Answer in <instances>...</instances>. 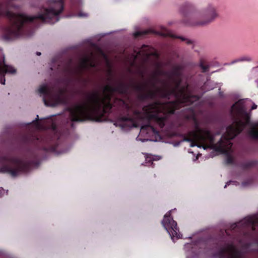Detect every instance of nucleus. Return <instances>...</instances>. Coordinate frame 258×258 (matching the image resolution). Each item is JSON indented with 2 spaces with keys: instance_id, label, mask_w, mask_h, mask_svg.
Masks as SVG:
<instances>
[{
  "instance_id": "1",
  "label": "nucleus",
  "mask_w": 258,
  "mask_h": 258,
  "mask_svg": "<svg viewBox=\"0 0 258 258\" xmlns=\"http://www.w3.org/2000/svg\"><path fill=\"white\" fill-rule=\"evenodd\" d=\"M85 95L86 100L76 103L75 110L71 111V126L72 128H75V122L85 120L83 116L89 113L98 115L111 112L113 107L118 111L114 125L120 127L122 130L136 126L135 119L131 114V107L123 99L115 98L111 102V97L108 95L100 99L99 93L97 90L92 93L86 92Z\"/></svg>"
},
{
  "instance_id": "2",
  "label": "nucleus",
  "mask_w": 258,
  "mask_h": 258,
  "mask_svg": "<svg viewBox=\"0 0 258 258\" xmlns=\"http://www.w3.org/2000/svg\"><path fill=\"white\" fill-rule=\"evenodd\" d=\"M19 142L22 145V149L26 153L27 157L31 159L25 161L18 157L9 155L0 156V173H8L13 177H17L20 174H27L30 172L32 166L38 167L40 163L39 159H44L40 153L42 151L46 153H53L56 155L66 153L69 149L57 151L59 142V137L56 134L47 136L46 142L48 147L41 148H34L35 138L29 135H23L19 138Z\"/></svg>"
},
{
  "instance_id": "3",
  "label": "nucleus",
  "mask_w": 258,
  "mask_h": 258,
  "mask_svg": "<svg viewBox=\"0 0 258 258\" xmlns=\"http://www.w3.org/2000/svg\"><path fill=\"white\" fill-rule=\"evenodd\" d=\"M189 243L184 245L186 258H210V227L195 232L188 237Z\"/></svg>"
},
{
  "instance_id": "4",
  "label": "nucleus",
  "mask_w": 258,
  "mask_h": 258,
  "mask_svg": "<svg viewBox=\"0 0 258 258\" xmlns=\"http://www.w3.org/2000/svg\"><path fill=\"white\" fill-rule=\"evenodd\" d=\"M246 99H241L233 104L229 109V114L232 119V123L226 126V131L235 134L238 127L243 125V122L239 117H244L249 120L250 114L247 111L245 103Z\"/></svg>"
},
{
  "instance_id": "5",
  "label": "nucleus",
  "mask_w": 258,
  "mask_h": 258,
  "mask_svg": "<svg viewBox=\"0 0 258 258\" xmlns=\"http://www.w3.org/2000/svg\"><path fill=\"white\" fill-rule=\"evenodd\" d=\"M179 12L185 18H192L195 17H199L201 18L205 19L204 21L196 22L189 20H183V23L186 25L191 26H204L210 22V9L209 7L202 10L198 14H197L195 6L189 2H186L179 8Z\"/></svg>"
},
{
  "instance_id": "6",
  "label": "nucleus",
  "mask_w": 258,
  "mask_h": 258,
  "mask_svg": "<svg viewBox=\"0 0 258 258\" xmlns=\"http://www.w3.org/2000/svg\"><path fill=\"white\" fill-rule=\"evenodd\" d=\"M234 248L232 240H225L221 243L214 256L218 258H241L245 253L243 250H235L233 253L231 251Z\"/></svg>"
},
{
  "instance_id": "7",
  "label": "nucleus",
  "mask_w": 258,
  "mask_h": 258,
  "mask_svg": "<svg viewBox=\"0 0 258 258\" xmlns=\"http://www.w3.org/2000/svg\"><path fill=\"white\" fill-rule=\"evenodd\" d=\"M214 136L211 133V150L217 152L218 154H224L226 156V163L228 164H234V160L227 147L229 145L231 147L232 144L224 136H222L219 141L216 144L213 143Z\"/></svg>"
},
{
  "instance_id": "8",
  "label": "nucleus",
  "mask_w": 258,
  "mask_h": 258,
  "mask_svg": "<svg viewBox=\"0 0 258 258\" xmlns=\"http://www.w3.org/2000/svg\"><path fill=\"white\" fill-rule=\"evenodd\" d=\"M171 212V210H170L164 215L161 223L169 234L172 240L174 241V238L176 239L180 238L182 234L180 233L177 222L173 220Z\"/></svg>"
},
{
  "instance_id": "9",
  "label": "nucleus",
  "mask_w": 258,
  "mask_h": 258,
  "mask_svg": "<svg viewBox=\"0 0 258 258\" xmlns=\"http://www.w3.org/2000/svg\"><path fill=\"white\" fill-rule=\"evenodd\" d=\"M172 80L175 84L174 87H172L169 82H164V85L168 88L160 90L161 96L163 98L169 99L171 96H177L178 92L182 93L185 89H187L188 86L187 84L186 87H182L181 86V80L180 78H174Z\"/></svg>"
},
{
  "instance_id": "10",
  "label": "nucleus",
  "mask_w": 258,
  "mask_h": 258,
  "mask_svg": "<svg viewBox=\"0 0 258 258\" xmlns=\"http://www.w3.org/2000/svg\"><path fill=\"white\" fill-rule=\"evenodd\" d=\"M64 90L58 88L57 92L51 91L49 96L47 99H44V104L46 106L55 107L58 105H68V100L64 96Z\"/></svg>"
},
{
  "instance_id": "11",
  "label": "nucleus",
  "mask_w": 258,
  "mask_h": 258,
  "mask_svg": "<svg viewBox=\"0 0 258 258\" xmlns=\"http://www.w3.org/2000/svg\"><path fill=\"white\" fill-rule=\"evenodd\" d=\"M257 218V215L246 217L237 222L230 224L229 229L234 230L236 228L241 229L254 226L256 223Z\"/></svg>"
},
{
  "instance_id": "12",
  "label": "nucleus",
  "mask_w": 258,
  "mask_h": 258,
  "mask_svg": "<svg viewBox=\"0 0 258 258\" xmlns=\"http://www.w3.org/2000/svg\"><path fill=\"white\" fill-rule=\"evenodd\" d=\"M149 33L155 34L162 36H168L173 38L179 39L183 41H185V40H186L187 39L186 38L183 36L173 34L171 32L169 31L167 32V33H164L156 31L153 29L145 30L143 31H137L134 33L133 35L135 37L138 38L141 36H144Z\"/></svg>"
},
{
  "instance_id": "13",
  "label": "nucleus",
  "mask_w": 258,
  "mask_h": 258,
  "mask_svg": "<svg viewBox=\"0 0 258 258\" xmlns=\"http://www.w3.org/2000/svg\"><path fill=\"white\" fill-rule=\"evenodd\" d=\"M158 113V112L156 111L152 113L147 112L144 118L146 122L142 126V128L147 129L148 128H150L152 132L155 135H158L159 134V131L156 128H155L151 123V121L152 120L155 121L156 118H157Z\"/></svg>"
},
{
  "instance_id": "14",
  "label": "nucleus",
  "mask_w": 258,
  "mask_h": 258,
  "mask_svg": "<svg viewBox=\"0 0 258 258\" xmlns=\"http://www.w3.org/2000/svg\"><path fill=\"white\" fill-rule=\"evenodd\" d=\"M130 87V85L128 84L120 82L116 87H110V90L113 92H117L120 94H125L128 92Z\"/></svg>"
},
{
  "instance_id": "15",
  "label": "nucleus",
  "mask_w": 258,
  "mask_h": 258,
  "mask_svg": "<svg viewBox=\"0 0 258 258\" xmlns=\"http://www.w3.org/2000/svg\"><path fill=\"white\" fill-rule=\"evenodd\" d=\"M0 71H2L5 74H13L16 73V70L14 67L5 63L4 55L3 56L2 59H0Z\"/></svg>"
},
{
  "instance_id": "16",
  "label": "nucleus",
  "mask_w": 258,
  "mask_h": 258,
  "mask_svg": "<svg viewBox=\"0 0 258 258\" xmlns=\"http://www.w3.org/2000/svg\"><path fill=\"white\" fill-rule=\"evenodd\" d=\"M252 128L248 131V137L253 140H258V120L251 125Z\"/></svg>"
},
{
  "instance_id": "17",
  "label": "nucleus",
  "mask_w": 258,
  "mask_h": 258,
  "mask_svg": "<svg viewBox=\"0 0 258 258\" xmlns=\"http://www.w3.org/2000/svg\"><path fill=\"white\" fill-rule=\"evenodd\" d=\"M182 70V67L181 66H176L173 67L172 69L165 72V74L167 75V77L170 79H172L174 76L179 77L181 75V71Z\"/></svg>"
},
{
  "instance_id": "18",
  "label": "nucleus",
  "mask_w": 258,
  "mask_h": 258,
  "mask_svg": "<svg viewBox=\"0 0 258 258\" xmlns=\"http://www.w3.org/2000/svg\"><path fill=\"white\" fill-rule=\"evenodd\" d=\"M258 165V161L256 160H251L240 163L238 164L242 170H247L252 167H255Z\"/></svg>"
},
{
  "instance_id": "19",
  "label": "nucleus",
  "mask_w": 258,
  "mask_h": 258,
  "mask_svg": "<svg viewBox=\"0 0 258 258\" xmlns=\"http://www.w3.org/2000/svg\"><path fill=\"white\" fill-rule=\"evenodd\" d=\"M156 93L154 91L150 90L146 93H142L138 95V99L140 101H144L148 99H153L155 98Z\"/></svg>"
},
{
  "instance_id": "20",
  "label": "nucleus",
  "mask_w": 258,
  "mask_h": 258,
  "mask_svg": "<svg viewBox=\"0 0 258 258\" xmlns=\"http://www.w3.org/2000/svg\"><path fill=\"white\" fill-rule=\"evenodd\" d=\"M62 61L58 57H53L50 63V69L52 71L56 70L58 71L61 65L62 64Z\"/></svg>"
},
{
  "instance_id": "21",
  "label": "nucleus",
  "mask_w": 258,
  "mask_h": 258,
  "mask_svg": "<svg viewBox=\"0 0 258 258\" xmlns=\"http://www.w3.org/2000/svg\"><path fill=\"white\" fill-rule=\"evenodd\" d=\"M51 90L48 89L47 85L45 84L42 85L40 86L38 91L40 94L43 95V100L44 101V99H48L49 93H50Z\"/></svg>"
},
{
  "instance_id": "22",
  "label": "nucleus",
  "mask_w": 258,
  "mask_h": 258,
  "mask_svg": "<svg viewBox=\"0 0 258 258\" xmlns=\"http://www.w3.org/2000/svg\"><path fill=\"white\" fill-rule=\"evenodd\" d=\"M220 17L219 12L218 9L211 7L210 20L211 22L215 21Z\"/></svg>"
},
{
  "instance_id": "23",
  "label": "nucleus",
  "mask_w": 258,
  "mask_h": 258,
  "mask_svg": "<svg viewBox=\"0 0 258 258\" xmlns=\"http://www.w3.org/2000/svg\"><path fill=\"white\" fill-rule=\"evenodd\" d=\"M221 84L220 83H217L211 80V90L216 88H218V95L219 96L223 98L224 97V95L223 92L221 91Z\"/></svg>"
},
{
  "instance_id": "24",
  "label": "nucleus",
  "mask_w": 258,
  "mask_h": 258,
  "mask_svg": "<svg viewBox=\"0 0 258 258\" xmlns=\"http://www.w3.org/2000/svg\"><path fill=\"white\" fill-rule=\"evenodd\" d=\"M167 119L166 116L160 115L159 113L157 115V118H156L155 121L159 124L160 128H163L165 125V121Z\"/></svg>"
},
{
  "instance_id": "25",
  "label": "nucleus",
  "mask_w": 258,
  "mask_h": 258,
  "mask_svg": "<svg viewBox=\"0 0 258 258\" xmlns=\"http://www.w3.org/2000/svg\"><path fill=\"white\" fill-rule=\"evenodd\" d=\"M64 72L65 73L69 75H73L75 74L76 73V71L74 69H73L70 67V62L67 63V66L65 67L64 69Z\"/></svg>"
},
{
  "instance_id": "26",
  "label": "nucleus",
  "mask_w": 258,
  "mask_h": 258,
  "mask_svg": "<svg viewBox=\"0 0 258 258\" xmlns=\"http://www.w3.org/2000/svg\"><path fill=\"white\" fill-rule=\"evenodd\" d=\"M77 80L71 78V77H67L65 78L60 81V83L66 85H68L70 84L73 83L75 82H76Z\"/></svg>"
},
{
  "instance_id": "27",
  "label": "nucleus",
  "mask_w": 258,
  "mask_h": 258,
  "mask_svg": "<svg viewBox=\"0 0 258 258\" xmlns=\"http://www.w3.org/2000/svg\"><path fill=\"white\" fill-rule=\"evenodd\" d=\"M253 183V179L251 178L243 181L241 183V186L243 188L252 185Z\"/></svg>"
},
{
  "instance_id": "28",
  "label": "nucleus",
  "mask_w": 258,
  "mask_h": 258,
  "mask_svg": "<svg viewBox=\"0 0 258 258\" xmlns=\"http://www.w3.org/2000/svg\"><path fill=\"white\" fill-rule=\"evenodd\" d=\"M55 115H51L48 116H47V117H45V118H40V119H39V116H38V115H36V117L35 119L33 120L32 121H31V122H28V123H23V124H22V126H27V125H30V124H32V123H35V122H36V121H37V120H43V119H49L51 117H52V116H55Z\"/></svg>"
},
{
  "instance_id": "29",
  "label": "nucleus",
  "mask_w": 258,
  "mask_h": 258,
  "mask_svg": "<svg viewBox=\"0 0 258 258\" xmlns=\"http://www.w3.org/2000/svg\"><path fill=\"white\" fill-rule=\"evenodd\" d=\"M147 85L146 84L144 85H139V84H134L133 88L134 89L138 92H143L145 91Z\"/></svg>"
},
{
  "instance_id": "30",
  "label": "nucleus",
  "mask_w": 258,
  "mask_h": 258,
  "mask_svg": "<svg viewBox=\"0 0 258 258\" xmlns=\"http://www.w3.org/2000/svg\"><path fill=\"white\" fill-rule=\"evenodd\" d=\"M143 109L146 112L150 111L155 109V105L154 103H149L147 105L144 106Z\"/></svg>"
},
{
  "instance_id": "31",
  "label": "nucleus",
  "mask_w": 258,
  "mask_h": 258,
  "mask_svg": "<svg viewBox=\"0 0 258 258\" xmlns=\"http://www.w3.org/2000/svg\"><path fill=\"white\" fill-rule=\"evenodd\" d=\"M159 159H160V158H158L157 159H155L153 157H148L146 158L145 160H146V163L147 164H148V165H151L153 164L154 161L158 160Z\"/></svg>"
},
{
  "instance_id": "32",
  "label": "nucleus",
  "mask_w": 258,
  "mask_h": 258,
  "mask_svg": "<svg viewBox=\"0 0 258 258\" xmlns=\"http://www.w3.org/2000/svg\"><path fill=\"white\" fill-rule=\"evenodd\" d=\"M252 243L251 242H245L242 244V248L243 250L246 252L247 251L249 250V248L250 246H251Z\"/></svg>"
},
{
  "instance_id": "33",
  "label": "nucleus",
  "mask_w": 258,
  "mask_h": 258,
  "mask_svg": "<svg viewBox=\"0 0 258 258\" xmlns=\"http://www.w3.org/2000/svg\"><path fill=\"white\" fill-rule=\"evenodd\" d=\"M217 59L218 57H215L212 60H211V68L218 67L220 66V63L216 60Z\"/></svg>"
},
{
  "instance_id": "34",
  "label": "nucleus",
  "mask_w": 258,
  "mask_h": 258,
  "mask_svg": "<svg viewBox=\"0 0 258 258\" xmlns=\"http://www.w3.org/2000/svg\"><path fill=\"white\" fill-rule=\"evenodd\" d=\"M5 75L2 71H0V83L3 85L5 84Z\"/></svg>"
},
{
  "instance_id": "35",
  "label": "nucleus",
  "mask_w": 258,
  "mask_h": 258,
  "mask_svg": "<svg viewBox=\"0 0 258 258\" xmlns=\"http://www.w3.org/2000/svg\"><path fill=\"white\" fill-rule=\"evenodd\" d=\"M165 72H168V71H164L162 70H158L154 73V76L163 75L167 77V75L165 74Z\"/></svg>"
},
{
  "instance_id": "36",
  "label": "nucleus",
  "mask_w": 258,
  "mask_h": 258,
  "mask_svg": "<svg viewBox=\"0 0 258 258\" xmlns=\"http://www.w3.org/2000/svg\"><path fill=\"white\" fill-rule=\"evenodd\" d=\"M230 184H232L233 185H235L236 186L239 185V183L237 181H233V180H230L229 181H227L226 183V184L224 186V188H226L227 186L229 185Z\"/></svg>"
},
{
  "instance_id": "37",
  "label": "nucleus",
  "mask_w": 258,
  "mask_h": 258,
  "mask_svg": "<svg viewBox=\"0 0 258 258\" xmlns=\"http://www.w3.org/2000/svg\"><path fill=\"white\" fill-rule=\"evenodd\" d=\"M200 66L201 68L203 70V71H202L204 73L208 71L209 66L208 65H207V66L204 65V63L202 61H200Z\"/></svg>"
},
{
  "instance_id": "38",
  "label": "nucleus",
  "mask_w": 258,
  "mask_h": 258,
  "mask_svg": "<svg viewBox=\"0 0 258 258\" xmlns=\"http://www.w3.org/2000/svg\"><path fill=\"white\" fill-rule=\"evenodd\" d=\"M239 62L241 61H251L252 60V58L249 56H242L240 58Z\"/></svg>"
},
{
  "instance_id": "39",
  "label": "nucleus",
  "mask_w": 258,
  "mask_h": 258,
  "mask_svg": "<svg viewBox=\"0 0 258 258\" xmlns=\"http://www.w3.org/2000/svg\"><path fill=\"white\" fill-rule=\"evenodd\" d=\"M72 6H75L76 5H79L81 3V0H70Z\"/></svg>"
},
{
  "instance_id": "40",
  "label": "nucleus",
  "mask_w": 258,
  "mask_h": 258,
  "mask_svg": "<svg viewBox=\"0 0 258 258\" xmlns=\"http://www.w3.org/2000/svg\"><path fill=\"white\" fill-rule=\"evenodd\" d=\"M239 62V58L232 60V61H231L229 63H224V66L231 65V64H233L234 63H237V62Z\"/></svg>"
},
{
  "instance_id": "41",
  "label": "nucleus",
  "mask_w": 258,
  "mask_h": 258,
  "mask_svg": "<svg viewBox=\"0 0 258 258\" xmlns=\"http://www.w3.org/2000/svg\"><path fill=\"white\" fill-rule=\"evenodd\" d=\"M77 15L79 17H87L88 16V14L87 13L83 12H80Z\"/></svg>"
},
{
  "instance_id": "42",
  "label": "nucleus",
  "mask_w": 258,
  "mask_h": 258,
  "mask_svg": "<svg viewBox=\"0 0 258 258\" xmlns=\"http://www.w3.org/2000/svg\"><path fill=\"white\" fill-rule=\"evenodd\" d=\"M253 243L256 244L258 245V239H256L253 241ZM251 251L258 252V248L257 249H253L250 250Z\"/></svg>"
},
{
  "instance_id": "43",
  "label": "nucleus",
  "mask_w": 258,
  "mask_h": 258,
  "mask_svg": "<svg viewBox=\"0 0 258 258\" xmlns=\"http://www.w3.org/2000/svg\"><path fill=\"white\" fill-rule=\"evenodd\" d=\"M185 42L186 44H187V45L194 44V41L190 39H188L187 38L186 39V40L185 41Z\"/></svg>"
},
{
  "instance_id": "44",
  "label": "nucleus",
  "mask_w": 258,
  "mask_h": 258,
  "mask_svg": "<svg viewBox=\"0 0 258 258\" xmlns=\"http://www.w3.org/2000/svg\"><path fill=\"white\" fill-rule=\"evenodd\" d=\"M181 141H182V142H192V140L191 139H190V138L184 137L181 140Z\"/></svg>"
},
{
  "instance_id": "45",
  "label": "nucleus",
  "mask_w": 258,
  "mask_h": 258,
  "mask_svg": "<svg viewBox=\"0 0 258 258\" xmlns=\"http://www.w3.org/2000/svg\"><path fill=\"white\" fill-rule=\"evenodd\" d=\"M5 193V189L3 187H0V198L2 197L4 195Z\"/></svg>"
},
{
  "instance_id": "46",
  "label": "nucleus",
  "mask_w": 258,
  "mask_h": 258,
  "mask_svg": "<svg viewBox=\"0 0 258 258\" xmlns=\"http://www.w3.org/2000/svg\"><path fill=\"white\" fill-rule=\"evenodd\" d=\"M182 143L181 140L180 141L176 142L173 143V146L174 147L178 146Z\"/></svg>"
},
{
  "instance_id": "47",
  "label": "nucleus",
  "mask_w": 258,
  "mask_h": 258,
  "mask_svg": "<svg viewBox=\"0 0 258 258\" xmlns=\"http://www.w3.org/2000/svg\"><path fill=\"white\" fill-rule=\"evenodd\" d=\"M257 105H256L255 103H253L251 107V110H254L257 108Z\"/></svg>"
},
{
  "instance_id": "48",
  "label": "nucleus",
  "mask_w": 258,
  "mask_h": 258,
  "mask_svg": "<svg viewBox=\"0 0 258 258\" xmlns=\"http://www.w3.org/2000/svg\"><path fill=\"white\" fill-rule=\"evenodd\" d=\"M134 114L135 115H140L141 114V112L139 110H135L134 111Z\"/></svg>"
},
{
  "instance_id": "49",
  "label": "nucleus",
  "mask_w": 258,
  "mask_h": 258,
  "mask_svg": "<svg viewBox=\"0 0 258 258\" xmlns=\"http://www.w3.org/2000/svg\"><path fill=\"white\" fill-rule=\"evenodd\" d=\"M223 68H221V69H218V70H217L216 71H211V73H210V74L212 75V74L215 73V72H219L220 71V70H222Z\"/></svg>"
},
{
  "instance_id": "50",
  "label": "nucleus",
  "mask_w": 258,
  "mask_h": 258,
  "mask_svg": "<svg viewBox=\"0 0 258 258\" xmlns=\"http://www.w3.org/2000/svg\"><path fill=\"white\" fill-rule=\"evenodd\" d=\"M136 140H140L142 142H144L145 141H147L148 140V139H139L138 137H137L136 138Z\"/></svg>"
},
{
  "instance_id": "51",
  "label": "nucleus",
  "mask_w": 258,
  "mask_h": 258,
  "mask_svg": "<svg viewBox=\"0 0 258 258\" xmlns=\"http://www.w3.org/2000/svg\"><path fill=\"white\" fill-rule=\"evenodd\" d=\"M82 81L85 84H86L88 82V80L87 79H82Z\"/></svg>"
},
{
  "instance_id": "52",
  "label": "nucleus",
  "mask_w": 258,
  "mask_h": 258,
  "mask_svg": "<svg viewBox=\"0 0 258 258\" xmlns=\"http://www.w3.org/2000/svg\"><path fill=\"white\" fill-rule=\"evenodd\" d=\"M107 89V86L104 85L103 86V92H104L106 91Z\"/></svg>"
},
{
  "instance_id": "53",
  "label": "nucleus",
  "mask_w": 258,
  "mask_h": 258,
  "mask_svg": "<svg viewBox=\"0 0 258 258\" xmlns=\"http://www.w3.org/2000/svg\"><path fill=\"white\" fill-rule=\"evenodd\" d=\"M190 143H191L190 145V147H195L196 146V144H195L194 143H193V141Z\"/></svg>"
},
{
  "instance_id": "54",
  "label": "nucleus",
  "mask_w": 258,
  "mask_h": 258,
  "mask_svg": "<svg viewBox=\"0 0 258 258\" xmlns=\"http://www.w3.org/2000/svg\"><path fill=\"white\" fill-rule=\"evenodd\" d=\"M41 54L40 52L37 51L36 52V55L40 56Z\"/></svg>"
},
{
  "instance_id": "55",
  "label": "nucleus",
  "mask_w": 258,
  "mask_h": 258,
  "mask_svg": "<svg viewBox=\"0 0 258 258\" xmlns=\"http://www.w3.org/2000/svg\"><path fill=\"white\" fill-rule=\"evenodd\" d=\"M210 156H211V157H213V156H215V155H214V154H213L211 152Z\"/></svg>"
},
{
  "instance_id": "56",
  "label": "nucleus",
  "mask_w": 258,
  "mask_h": 258,
  "mask_svg": "<svg viewBox=\"0 0 258 258\" xmlns=\"http://www.w3.org/2000/svg\"><path fill=\"white\" fill-rule=\"evenodd\" d=\"M152 86H153V87H155V83H152Z\"/></svg>"
},
{
  "instance_id": "57",
  "label": "nucleus",
  "mask_w": 258,
  "mask_h": 258,
  "mask_svg": "<svg viewBox=\"0 0 258 258\" xmlns=\"http://www.w3.org/2000/svg\"><path fill=\"white\" fill-rule=\"evenodd\" d=\"M225 232L227 235H229V234H228V232L226 230Z\"/></svg>"
},
{
  "instance_id": "58",
  "label": "nucleus",
  "mask_w": 258,
  "mask_h": 258,
  "mask_svg": "<svg viewBox=\"0 0 258 258\" xmlns=\"http://www.w3.org/2000/svg\"><path fill=\"white\" fill-rule=\"evenodd\" d=\"M95 120L97 121H101V120L100 119H96Z\"/></svg>"
},
{
  "instance_id": "59",
  "label": "nucleus",
  "mask_w": 258,
  "mask_h": 258,
  "mask_svg": "<svg viewBox=\"0 0 258 258\" xmlns=\"http://www.w3.org/2000/svg\"><path fill=\"white\" fill-rule=\"evenodd\" d=\"M74 93L75 94H77L78 92L77 91H74Z\"/></svg>"
},
{
  "instance_id": "60",
  "label": "nucleus",
  "mask_w": 258,
  "mask_h": 258,
  "mask_svg": "<svg viewBox=\"0 0 258 258\" xmlns=\"http://www.w3.org/2000/svg\"><path fill=\"white\" fill-rule=\"evenodd\" d=\"M207 134H210V131L209 130L207 131Z\"/></svg>"
},
{
  "instance_id": "61",
  "label": "nucleus",
  "mask_w": 258,
  "mask_h": 258,
  "mask_svg": "<svg viewBox=\"0 0 258 258\" xmlns=\"http://www.w3.org/2000/svg\"><path fill=\"white\" fill-rule=\"evenodd\" d=\"M210 105H211V107H212V102H211V101Z\"/></svg>"
},
{
  "instance_id": "62",
  "label": "nucleus",
  "mask_w": 258,
  "mask_h": 258,
  "mask_svg": "<svg viewBox=\"0 0 258 258\" xmlns=\"http://www.w3.org/2000/svg\"><path fill=\"white\" fill-rule=\"evenodd\" d=\"M210 115H211V116L212 115V114H211V113L210 114Z\"/></svg>"
},
{
  "instance_id": "63",
  "label": "nucleus",
  "mask_w": 258,
  "mask_h": 258,
  "mask_svg": "<svg viewBox=\"0 0 258 258\" xmlns=\"http://www.w3.org/2000/svg\"><path fill=\"white\" fill-rule=\"evenodd\" d=\"M257 68H258V66L257 67Z\"/></svg>"
}]
</instances>
